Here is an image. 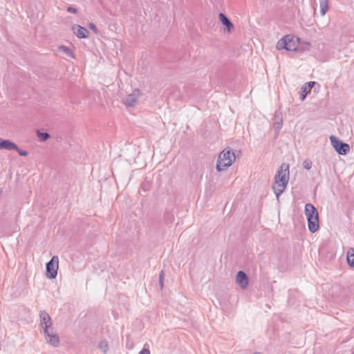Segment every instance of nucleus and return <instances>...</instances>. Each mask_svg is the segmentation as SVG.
I'll return each mask as SVG.
<instances>
[{"label": "nucleus", "instance_id": "obj_9", "mask_svg": "<svg viewBox=\"0 0 354 354\" xmlns=\"http://www.w3.org/2000/svg\"><path fill=\"white\" fill-rule=\"evenodd\" d=\"M236 283L242 288L243 289H245L248 286V277L246 273L243 271H239L236 274Z\"/></svg>", "mask_w": 354, "mask_h": 354}, {"label": "nucleus", "instance_id": "obj_27", "mask_svg": "<svg viewBox=\"0 0 354 354\" xmlns=\"http://www.w3.org/2000/svg\"><path fill=\"white\" fill-rule=\"evenodd\" d=\"M2 193V190L0 189V194Z\"/></svg>", "mask_w": 354, "mask_h": 354}, {"label": "nucleus", "instance_id": "obj_7", "mask_svg": "<svg viewBox=\"0 0 354 354\" xmlns=\"http://www.w3.org/2000/svg\"><path fill=\"white\" fill-rule=\"evenodd\" d=\"M330 140L333 147L338 154L346 155L348 153L350 150V146L348 144L344 142L335 136H330Z\"/></svg>", "mask_w": 354, "mask_h": 354}, {"label": "nucleus", "instance_id": "obj_23", "mask_svg": "<svg viewBox=\"0 0 354 354\" xmlns=\"http://www.w3.org/2000/svg\"><path fill=\"white\" fill-rule=\"evenodd\" d=\"M88 28L92 30L95 34L98 33V30L96 26L93 23L88 24Z\"/></svg>", "mask_w": 354, "mask_h": 354}, {"label": "nucleus", "instance_id": "obj_26", "mask_svg": "<svg viewBox=\"0 0 354 354\" xmlns=\"http://www.w3.org/2000/svg\"><path fill=\"white\" fill-rule=\"evenodd\" d=\"M165 219L167 222H172L173 221V218L171 216L169 215V217L166 216L165 217Z\"/></svg>", "mask_w": 354, "mask_h": 354}, {"label": "nucleus", "instance_id": "obj_10", "mask_svg": "<svg viewBox=\"0 0 354 354\" xmlns=\"http://www.w3.org/2000/svg\"><path fill=\"white\" fill-rule=\"evenodd\" d=\"M218 19L221 24L225 26L224 31L226 30L228 33L232 32L234 28V26L232 21L228 19V17L224 13L221 12L218 14Z\"/></svg>", "mask_w": 354, "mask_h": 354}, {"label": "nucleus", "instance_id": "obj_17", "mask_svg": "<svg viewBox=\"0 0 354 354\" xmlns=\"http://www.w3.org/2000/svg\"><path fill=\"white\" fill-rule=\"evenodd\" d=\"M37 136L39 138V141L45 142L50 138V136L47 132H41L39 130L36 131Z\"/></svg>", "mask_w": 354, "mask_h": 354}, {"label": "nucleus", "instance_id": "obj_13", "mask_svg": "<svg viewBox=\"0 0 354 354\" xmlns=\"http://www.w3.org/2000/svg\"><path fill=\"white\" fill-rule=\"evenodd\" d=\"M17 145L10 140L0 138V149L12 151L17 149Z\"/></svg>", "mask_w": 354, "mask_h": 354}, {"label": "nucleus", "instance_id": "obj_12", "mask_svg": "<svg viewBox=\"0 0 354 354\" xmlns=\"http://www.w3.org/2000/svg\"><path fill=\"white\" fill-rule=\"evenodd\" d=\"M315 84V82H308L301 87V91L299 96V99L301 101H304L306 99L308 93L310 91Z\"/></svg>", "mask_w": 354, "mask_h": 354}, {"label": "nucleus", "instance_id": "obj_1", "mask_svg": "<svg viewBox=\"0 0 354 354\" xmlns=\"http://www.w3.org/2000/svg\"><path fill=\"white\" fill-rule=\"evenodd\" d=\"M289 174V165L285 162L282 163L274 176L276 185L272 186V189L277 199L283 193L288 183Z\"/></svg>", "mask_w": 354, "mask_h": 354}, {"label": "nucleus", "instance_id": "obj_24", "mask_svg": "<svg viewBox=\"0 0 354 354\" xmlns=\"http://www.w3.org/2000/svg\"><path fill=\"white\" fill-rule=\"evenodd\" d=\"M66 10L68 12H71V13H74V14H76L77 13V9L73 7V6H68L67 8H66Z\"/></svg>", "mask_w": 354, "mask_h": 354}, {"label": "nucleus", "instance_id": "obj_22", "mask_svg": "<svg viewBox=\"0 0 354 354\" xmlns=\"http://www.w3.org/2000/svg\"><path fill=\"white\" fill-rule=\"evenodd\" d=\"M14 150L17 151L19 155L21 156H26L28 154L26 150L21 149L18 147H17V149H14Z\"/></svg>", "mask_w": 354, "mask_h": 354}, {"label": "nucleus", "instance_id": "obj_15", "mask_svg": "<svg viewBox=\"0 0 354 354\" xmlns=\"http://www.w3.org/2000/svg\"><path fill=\"white\" fill-rule=\"evenodd\" d=\"M346 260L349 266L354 268V248H351L348 250Z\"/></svg>", "mask_w": 354, "mask_h": 354}, {"label": "nucleus", "instance_id": "obj_25", "mask_svg": "<svg viewBox=\"0 0 354 354\" xmlns=\"http://www.w3.org/2000/svg\"><path fill=\"white\" fill-rule=\"evenodd\" d=\"M138 354H151L149 348H144Z\"/></svg>", "mask_w": 354, "mask_h": 354}, {"label": "nucleus", "instance_id": "obj_14", "mask_svg": "<svg viewBox=\"0 0 354 354\" xmlns=\"http://www.w3.org/2000/svg\"><path fill=\"white\" fill-rule=\"evenodd\" d=\"M274 119L275 122L274 124V129L276 133L278 134L283 127V120L281 113L276 112L274 115Z\"/></svg>", "mask_w": 354, "mask_h": 354}, {"label": "nucleus", "instance_id": "obj_6", "mask_svg": "<svg viewBox=\"0 0 354 354\" xmlns=\"http://www.w3.org/2000/svg\"><path fill=\"white\" fill-rule=\"evenodd\" d=\"M58 266L59 258L57 256H53L46 264V275L48 279H54L56 278Z\"/></svg>", "mask_w": 354, "mask_h": 354}, {"label": "nucleus", "instance_id": "obj_18", "mask_svg": "<svg viewBox=\"0 0 354 354\" xmlns=\"http://www.w3.org/2000/svg\"><path fill=\"white\" fill-rule=\"evenodd\" d=\"M328 10V4L327 0H320V12L322 16L325 15Z\"/></svg>", "mask_w": 354, "mask_h": 354}, {"label": "nucleus", "instance_id": "obj_3", "mask_svg": "<svg viewBox=\"0 0 354 354\" xmlns=\"http://www.w3.org/2000/svg\"><path fill=\"white\" fill-rule=\"evenodd\" d=\"M304 213L307 218L309 231L311 233H315L319 227L317 209L313 204L307 203L305 205Z\"/></svg>", "mask_w": 354, "mask_h": 354}, {"label": "nucleus", "instance_id": "obj_21", "mask_svg": "<svg viewBox=\"0 0 354 354\" xmlns=\"http://www.w3.org/2000/svg\"><path fill=\"white\" fill-rule=\"evenodd\" d=\"M163 279H164V272L162 270L159 274V285L160 287V289L163 288Z\"/></svg>", "mask_w": 354, "mask_h": 354}, {"label": "nucleus", "instance_id": "obj_16", "mask_svg": "<svg viewBox=\"0 0 354 354\" xmlns=\"http://www.w3.org/2000/svg\"><path fill=\"white\" fill-rule=\"evenodd\" d=\"M59 50L64 53L66 55L70 57L75 58V55L72 50L67 46H60L58 48Z\"/></svg>", "mask_w": 354, "mask_h": 354}, {"label": "nucleus", "instance_id": "obj_19", "mask_svg": "<svg viewBox=\"0 0 354 354\" xmlns=\"http://www.w3.org/2000/svg\"><path fill=\"white\" fill-rule=\"evenodd\" d=\"M99 347L104 353H106L109 349V346L106 342H101L99 344Z\"/></svg>", "mask_w": 354, "mask_h": 354}, {"label": "nucleus", "instance_id": "obj_2", "mask_svg": "<svg viewBox=\"0 0 354 354\" xmlns=\"http://www.w3.org/2000/svg\"><path fill=\"white\" fill-rule=\"evenodd\" d=\"M39 317L41 321L40 325L44 329L48 342L53 346H57L59 344V339L58 335L53 332L50 317L44 310L40 311Z\"/></svg>", "mask_w": 354, "mask_h": 354}, {"label": "nucleus", "instance_id": "obj_4", "mask_svg": "<svg viewBox=\"0 0 354 354\" xmlns=\"http://www.w3.org/2000/svg\"><path fill=\"white\" fill-rule=\"evenodd\" d=\"M236 156L230 148L225 149L218 155L216 169L218 171H223L227 169L235 160Z\"/></svg>", "mask_w": 354, "mask_h": 354}, {"label": "nucleus", "instance_id": "obj_5", "mask_svg": "<svg viewBox=\"0 0 354 354\" xmlns=\"http://www.w3.org/2000/svg\"><path fill=\"white\" fill-rule=\"evenodd\" d=\"M299 45V38L291 35H286L280 39L276 48L278 50L285 49L288 51H296Z\"/></svg>", "mask_w": 354, "mask_h": 354}, {"label": "nucleus", "instance_id": "obj_8", "mask_svg": "<svg viewBox=\"0 0 354 354\" xmlns=\"http://www.w3.org/2000/svg\"><path fill=\"white\" fill-rule=\"evenodd\" d=\"M140 95V90L138 88L134 89L131 94L123 99L124 104L128 107L134 106Z\"/></svg>", "mask_w": 354, "mask_h": 354}, {"label": "nucleus", "instance_id": "obj_11", "mask_svg": "<svg viewBox=\"0 0 354 354\" xmlns=\"http://www.w3.org/2000/svg\"><path fill=\"white\" fill-rule=\"evenodd\" d=\"M72 29L75 34V35L80 39L88 37V31L84 27H82L80 25H74L72 27Z\"/></svg>", "mask_w": 354, "mask_h": 354}, {"label": "nucleus", "instance_id": "obj_20", "mask_svg": "<svg viewBox=\"0 0 354 354\" xmlns=\"http://www.w3.org/2000/svg\"><path fill=\"white\" fill-rule=\"evenodd\" d=\"M312 161L310 160H305L303 162V166L305 169L309 170L312 167Z\"/></svg>", "mask_w": 354, "mask_h": 354}]
</instances>
